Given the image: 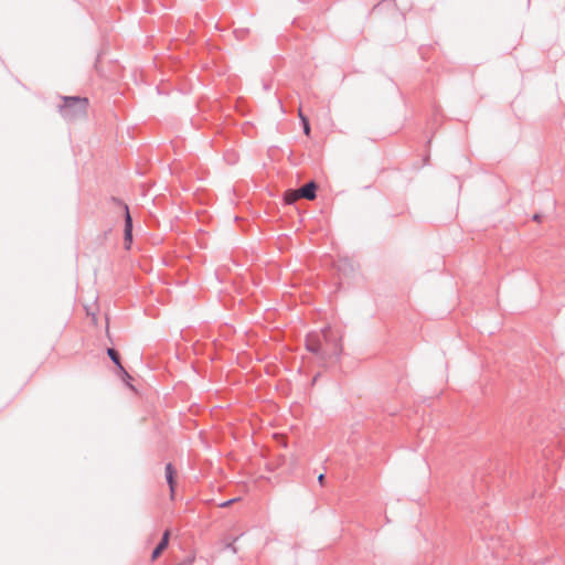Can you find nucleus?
<instances>
[{
	"label": "nucleus",
	"instance_id": "nucleus-2",
	"mask_svg": "<svg viewBox=\"0 0 565 565\" xmlns=\"http://www.w3.org/2000/svg\"><path fill=\"white\" fill-rule=\"evenodd\" d=\"M58 111L64 119L72 121L86 115L89 104L87 97L63 96Z\"/></svg>",
	"mask_w": 565,
	"mask_h": 565
},
{
	"label": "nucleus",
	"instance_id": "nucleus-11",
	"mask_svg": "<svg viewBox=\"0 0 565 565\" xmlns=\"http://www.w3.org/2000/svg\"><path fill=\"white\" fill-rule=\"evenodd\" d=\"M237 500H239V499H238V498H236V499L227 500V501H225V502L221 503V504H220V507H222V508L230 507L233 502H235V501H237Z\"/></svg>",
	"mask_w": 565,
	"mask_h": 565
},
{
	"label": "nucleus",
	"instance_id": "nucleus-5",
	"mask_svg": "<svg viewBox=\"0 0 565 565\" xmlns=\"http://www.w3.org/2000/svg\"><path fill=\"white\" fill-rule=\"evenodd\" d=\"M177 471L171 462L166 465V479L170 490V497L173 499L175 493L177 480H175Z\"/></svg>",
	"mask_w": 565,
	"mask_h": 565
},
{
	"label": "nucleus",
	"instance_id": "nucleus-6",
	"mask_svg": "<svg viewBox=\"0 0 565 565\" xmlns=\"http://www.w3.org/2000/svg\"><path fill=\"white\" fill-rule=\"evenodd\" d=\"M169 540H170V531L169 530H166L159 541V543L157 544V546L152 550V553H151V559L154 561L157 559L161 554L162 552L168 547L169 545Z\"/></svg>",
	"mask_w": 565,
	"mask_h": 565
},
{
	"label": "nucleus",
	"instance_id": "nucleus-12",
	"mask_svg": "<svg viewBox=\"0 0 565 565\" xmlns=\"http://www.w3.org/2000/svg\"><path fill=\"white\" fill-rule=\"evenodd\" d=\"M324 480H326V475H324V473H320V475L318 476V482H319V484H320L321 487H323V486H324Z\"/></svg>",
	"mask_w": 565,
	"mask_h": 565
},
{
	"label": "nucleus",
	"instance_id": "nucleus-4",
	"mask_svg": "<svg viewBox=\"0 0 565 565\" xmlns=\"http://www.w3.org/2000/svg\"><path fill=\"white\" fill-rule=\"evenodd\" d=\"M318 184L316 181H309L298 189L299 195L306 200H315L317 198Z\"/></svg>",
	"mask_w": 565,
	"mask_h": 565
},
{
	"label": "nucleus",
	"instance_id": "nucleus-13",
	"mask_svg": "<svg viewBox=\"0 0 565 565\" xmlns=\"http://www.w3.org/2000/svg\"><path fill=\"white\" fill-rule=\"evenodd\" d=\"M543 215L541 213H535L533 216H532V220L535 221V222H541Z\"/></svg>",
	"mask_w": 565,
	"mask_h": 565
},
{
	"label": "nucleus",
	"instance_id": "nucleus-10",
	"mask_svg": "<svg viewBox=\"0 0 565 565\" xmlns=\"http://www.w3.org/2000/svg\"><path fill=\"white\" fill-rule=\"evenodd\" d=\"M299 198H300V195H299V191L298 190H288V191H286L285 196H284L285 202L287 204L295 203L296 200H298Z\"/></svg>",
	"mask_w": 565,
	"mask_h": 565
},
{
	"label": "nucleus",
	"instance_id": "nucleus-3",
	"mask_svg": "<svg viewBox=\"0 0 565 565\" xmlns=\"http://www.w3.org/2000/svg\"><path fill=\"white\" fill-rule=\"evenodd\" d=\"M111 201L117 206L121 207L124 211V242L126 245V248H130V244L132 243V216L129 211V206L120 199L113 196Z\"/></svg>",
	"mask_w": 565,
	"mask_h": 565
},
{
	"label": "nucleus",
	"instance_id": "nucleus-9",
	"mask_svg": "<svg viewBox=\"0 0 565 565\" xmlns=\"http://www.w3.org/2000/svg\"><path fill=\"white\" fill-rule=\"evenodd\" d=\"M107 354L109 359L113 361V363L116 365V369L119 367L121 364L119 352L114 348L107 349Z\"/></svg>",
	"mask_w": 565,
	"mask_h": 565
},
{
	"label": "nucleus",
	"instance_id": "nucleus-1",
	"mask_svg": "<svg viewBox=\"0 0 565 565\" xmlns=\"http://www.w3.org/2000/svg\"><path fill=\"white\" fill-rule=\"evenodd\" d=\"M305 347L322 365L337 363L343 352L341 332L330 326L319 332H309L305 339Z\"/></svg>",
	"mask_w": 565,
	"mask_h": 565
},
{
	"label": "nucleus",
	"instance_id": "nucleus-7",
	"mask_svg": "<svg viewBox=\"0 0 565 565\" xmlns=\"http://www.w3.org/2000/svg\"><path fill=\"white\" fill-rule=\"evenodd\" d=\"M117 375L126 383L127 386H129L130 388H134V386L130 384V381L132 380V377L126 371L124 365H119V367H117Z\"/></svg>",
	"mask_w": 565,
	"mask_h": 565
},
{
	"label": "nucleus",
	"instance_id": "nucleus-8",
	"mask_svg": "<svg viewBox=\"0 0 565 565\" xmlns=\"http://www.w3.org/2000/svg\"><path fill=\"white\" fill-rule=\"evenodd\" d=\"M299 119H300V122L302 126L303 134L306 136H309L310 131H311L310 121H309L308 117L302 114L301 109L299 110Z\"/></svg>",
	"mask_w": 565,
	"mask_h": 565
}]
</instances>
